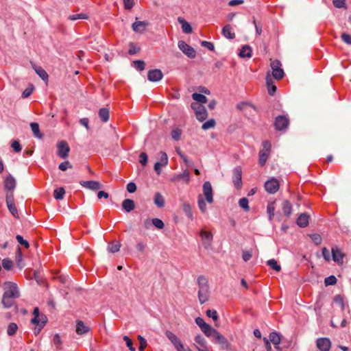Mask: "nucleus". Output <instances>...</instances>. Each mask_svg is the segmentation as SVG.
Segmentation results:
<instances>
[{
  "label": "nucleus",
  "instance_id": "1",
  "mask_svg": "<svg viewBox=\"0 0 351 351\" xmlns=\"http://www.w3.org/2000/svg\"><path fill=\"white\" fill-rule=\"evenodd\" d=\"M198 299L200 304H204L209 299L210 291L208 281L204 276H199L197 278Z\"/></svg>",
  "mask_w": 351,
  "mask_h": 351
},
{
  "label": "nucleus",
  "instance_id": "2",
  "mask_svg": "<svg viewBox=\"0 0 351 351\" xmlns=\"http://www.w3.org/2000/svg\"><path fill=\"white\" fill-rule=\"evenodd\" d=\"M262 145L263 148L259 152L258 163L261 166H264L270 154L271 145L268 141H265Z\"/></svg>",
  "mask_w": 351,
  "mask_h": 351
},
{
  "label": "nucleus",
  "instance_id": "3",
  "mask_svg": "<svg viewBox=\"0 0 351 351\" xmlns=\"http://www.w3.org/2000/svg\"><path fill=\"white\" fill-rule=\"evenodd\" d=\"M2 287L4 290L3 295L5 296L19 297V291L16 283L7 281L3 284Z\"/></svg>",
  "mask_w": 351,
  "mask_h": 351
},
{
  "label": "nucleus",
  "instance_id": "4",
  "mask_svg": "<svg viewBox=\"0 0 351 351\" xmlns=\"http://www.w3.org/2000/svg\"><path fill=\"white\" fill-rule=\"evenodd\" d=\"M272 70V76L276 80H281L285 75L283 69L281 68V63L279 60H275L271 62L270 64Z\"/></svg>",
  "mask_w": 351,
  "mask_h": 351
},
{
  "label": "nucleus",
  "instance_id": "5",
  "mask_svg": "<svg viewBox=\"0 0 351 351\" xmlns=\"http://www.w3.org/2000/svg\"><path fill=\"white\" fill-rule=\"evenodd\" d=\"M191 108L194 110L196 118L199 121L206 120L208 117V112L205 107L198 103L191 104Z\"/></svg>",
  "mask_w": 351,
  "mask_h": 351
},
{
  "label": "nucleus",
  "instance_id": "6",
  "mask_svg": "<svg viewBox=\"0 0 351 351\" xmlns=\"http://www.w3.org/2000/svg\"><path fill=\"white\" fill-rule=\"evenodd\" d=\"M178 48L189 58H195L196 56L195 50L189 45L184 40H180L178 43Z\"/></svg>",
  "mask_w": 351,
  "mask_h": 351
},
{
  "label": "nucleus",
  "instance_id": "7",
  "mask_svg": "<svg viewBox=\"0 0 351 351\" xmlns=\"http://www.w3.org/2000/svg\"><path fill=\"white\" fill-rule=\"evenodd\" d=\"M289 125V120L286 116L284 115L278 116L274 121L275 128L279 131L286 130Z\"/></svg>",
  "mask_w": 351,
  "mask_h": 351
},
{
  "label": "nucleus",
  "instance_id": "8",
  "mask_svg": "<svg viewBox=\"0 0 351 351\" xmlns=\"http://www.w3.org/2000/svg\"><path fill=\"white\" fill-rule=\"evenodd\" d=\"M58 152L57 154L61 158H66L69 156L70 147L65 141H61L57 144Z\"/></svg>",
  "mask_w": 351,
  "mask_h": 351
},
{
  "label": "nucleus",
  "instance_id": "9",
  "mask_svg": "<svg viewBox=\"0 0 351 351\" xmlns=\"http://www.w3.org/2000/svg\"><path fill=\"white\" fill-rule=\"evenodd\" d=\"M168 164V156L167 154L164 152L159 153V161L156 162L154 165V170L158 175L161 173V168L165 167Z\"/></svg>",
  "mask_w": 351,
  "mask_h": 351
},
{
  "label": "nucleus",
  "instance_id": "10",
  "mask_svg": "<svg viewBox=\"0 0 351 351\" xmlns=\"http://www.w3.org/2000/svg\"><path fill=\"white\" fill-rule=\"evenodd\" d=\"M6 204L8 210L12 214V215L15 218H19L18 210L14 202V195L12 193H8L6 195Z\"/></svg>",
  "mask_w": 351,
  "mask_h": 351
},
{
  "label": "nucleus",
  "instance_id": "11",
  "mask_svg": "<svg viewBox=\"0 0 351 351\" xmlns=\"http://www.w3.org/2000/svg\"><path fill=\"white\" fill-rule=\"evenodd\" d=\"M4 188L8 191V193H12L16 186L15 178L10 174L8 175L3 182Z\"/></svg>",
  "mask_w": 351,
  "mask_h": 351
},
{
  "label": "nucleus",
  "instance_id": "12",
  "mask_svg": "<svg viewBox=\"0 0 351 351\" xmlns=\"http://www.w3.org/2000/svg\"><path fill=\"white\" fill-rule=\"evenodd\" d=\"M242 170L241 167H237L234 169L232 182L237 189H241L242 186Z\"/></svg>",
  "mask_w": 351,
  "mask_h": 351
},
{
  "label": "nucleus",
  "instance_id": "13",
  "mask_svg": "<svg viewBox=\"0 0 351 351\" xmlns=\"http://www.w3.org/2000/svg\"><path fill=\"white\" fill-rule=\"evenodd\" d=\"M279 186L278 181L273 178L265 182V189L268 193L274 194L278 191Z\"/></svg>",
  "mask_w": 351,
  "mask_h": 351
},
{
  "label": "nucleus",
  "instance_id": "14",
  "mask_svg": "<svg viewBox=\"0 0 351 351\" xmlns=\"http://www.w3.org/2000/svg\"><path fill=\"white\" fill-rule=\"evenodd\" d=\"M203 193L208 203L213 202V188L210 182H205L203 184Z\"/></svg>",
  "mask_w": 351,
  "mask_h": 351
},
{
  "label": "nucleus",
  "instance_id": "15",
  "mask_svg": "<svg viewBox=\"0 0 351 351\" xmlns=\"http://www.w3.org/2000/svg\"><path fill=\"white\" fill-rule=\"evenodd\" d=\"M316 344L320 351H329L331 348V341L328 338H319Z\"/></svg>",
  "mask_w": 351,
  "mask_h": 351
},
{
  "label": "nucleus",
  "instance_id": "16",
  "mask_svg": "<svg viewBox=\"0 0 351 351\" xmlns=\"http://www.w3.org/2000/svg\"><path fill=\"white\" fill-rule=\"evenodd\" d=\"M166 337L171 342V343L174 346L176 350L181 349L182 347L184 346L183 343L181 342L180 339L172 332L169 330H167L165 332Z\"/></svg>",
  "mask_w": 351,
  "mask_h": 351
},
{
  "label": "nucleus",
  "instance_id": "17",
  "mask_svg": "<svg viewBox=\"0 0 351 351\" xmlns=\"http://www.w3.org/2000/svg\"><path fill=\"white\" fill-rule=\"evenodd\" d=\"M199 235L202 238V243L204 247L208 248V247H210L213 240L212 232L210 231L202 230L199 232Z\"/></svg>",
  "mask_w": 351,
  "mask_h": 351
},
{
  "label": "nucleus",
  "instance_id": "18",
  "mask_svg": "<svg viewBox=\"0 0 351 351\" xmlns=\"http://www.w3.org/2000/svg\"><path fill=\"white\" fill-rule=\"evenodd\" d=\"M208 337H212L216 342L223 344L226 342L225 337L221 335L217 330L211 328L206 335Z\"/></svg>",
  "mask_w": 351,
  "mask_h": 351
},
{
  "label": "nucleus",
  "instance_id": "19",
  "mask_svg": "<svg viewBox=\"0 0 351 351\" xmlns=\"http://www.w3.org/2000/svg\"><path fill=\"white\" fill-rule=\"evenodd\" d=\"M80 184L84 188L88 189L92 191H96L102 187V185L100 182L95 180L90 181H80Z\"/></svg>",
  "mask_w": 351,
  "mask_h": 351
},
{
  "label": "nucleus",
  "instance_id": "20",
  "mask_svg": "<svg viewBox=\"0 0 351 351\" xmlns=\"http://www.w3.org/2000/svg\"><path fill=\"white\" fill-rule=\"evenodd\" d=\"M332 259L339 265L343 264L344 254L342 253L341 250L337 247H334L331 250Z\"/></svg>",
  "mask_w": 351,
  "mask_h": 351
},
{
  "label": "nucleus",
  "instance_id": "21",
  "mask_svg": "<svg viewBox=\"0 0 351 351\" xmlns=\"http://www.w3.org/2000/svg\"><path fill=\"white\" fill-rule=\"evenodd\" d=\"M163 77V74L160 69H153L148 71L147 77L151 82H158Z\"/></svg>",
  "mask_w": 351,
  "mask_h": 351
},
{
  "label": "nucleus",
  "instance_id": "22",
  "mask_svg": "<svg viewBox=\"0 0 351 351\" xmlns=\"http://www.w3.org/2000/svg\"><path fill=\"white\" fill-rule=\"evenodd\" d=\"M149 23L147 21H136L132 25V28L136 33H143L145 31Z\"/></svg>",
  "mask_w": 351,
  "mask_h": 351
},
{
  "label": "nucleus",
  "instance_id": "23",
  "mask_svg": "<svg viewBox=\"0 0 351 351\" xmlns=\"http://www.w3.org/2000/svg\"><path fill=\"white\" fill-rule=\"evenodd\" d=\"M90 331V328L85 325V324L81 320L76 321V329L75 332L79 335H82Z\"/></svg>",
  "mask_w": 351,
  "mask_h": 351
},
{
  "label": "nucleus",
  "instance_id": "24",
  "mask_svg": "<svg viewBox=\"0 0 351 351\" xmlns=\"http://www.w3.org/2000/svg\"><path fill=\"white\" fill-rule=\"evenodd\" d=\"M180 180H183L186 183H189L190 181V173L188 170H184L182 173L174 175L171 178L172 182H177Z\"/></svg>",
  "mask_w": 351,
  "mask_h": 351
},
{
  "label": "nucleus",
  "instance_id": "25",
  "mask_svg": "<svg viewBox=\"0 0 351 351\" xmlns=\"http://www.w3.org/2000/svg\"><path fill=\"white\" fill-rule=\"evenodd\" d=\"M195 323L200 328L201 330L204 332L205 335L212 328L210 325L206 324L202 317H199L195 319Z\"/></svg>",
  "mask_w": 351,
  "mask_h": 351
},
{
  "label": "nucleus",
  "instance_id": "26",
  "mask_svg": "<svg viewBox=\"0 0 351 351\" xmlns=\"http://www.w3.org/2000/svg\"><path fill=\"white\" fill-rule=\"evenodd\" d=\"M266 84L269 94L273 95L276 91V86L274 84V82L269 73H267L266 76Z\"/></svg>",
  "mask_w": 351,
  "mask_h": 351
},
{
  "label": "nucleus",
  "instance_id": "27",
  "mask_svg": "<svg viewBox=\"0 0 351 351\" xmlns=\"http://www.w3.org/2000/svg\"><path fill=\"white\" fill-rule=\"evenodd\" d=\"M309 215L302 213L297 219V224L302 228L306 227L309 223Z\"/></svg>",
  "mask_w": 351,
  "mask_h": 351
},
{
  "label": "nucleus",
  "instance_id": "28",
  "mask_svg": "<svg viewBox=\"0 0 351 351\" xmlns=\"http://www.w3.org/2000/svg\"><path fill=\"white\" fill-rule=\"evenodd\" d=\"M222 35L228 39H234L235 34L232 32V27L230 25H226L222 29Z\"/></svg>",
  "mask_w": 351,
  "mask_h": 351
},
{
  "label": "nucleus",
  "instance_id": "29",
  "mask_svg": "<svg viewBox=\"0 0 351 351\" xmlns=\"http://www.w3.org/2000/svg\"><path fill=\"white\" fill-rule=\"evenodd\" d=\"M122 208L124 210L129 213L134 209V202L130 199H125L122 202Z\"/></svg>",
  "mask_w": 351,
  "mask_h": 351
},
{
  "label": "nucleus",
  "instance_id": "30",
  "mask_svg": "<svg viewBox=\"0 0 351 351\" xmlns=\"http://www.w3.org/2000/svg\"><path fill=\"white\" fill-rule=\"evenodd\" d=\"M121 244L117 241H113L108 243L107 250L110 253H116L120 250Z\"/></svg>",
  "mask_w": 351,
  "mask_h": 351
},
{
  "label": "nucleus",
  "instance_id": "31",
  "mask_svg": "<svg viewBox=\"0 0 351 351\" xmlns=\"http://www.w3.org/2000/svg\"><path fill=\"white\" fill-rule=\"evenodd\" d=\"M178 21L182 25V29L183 32L186 34H190L192 32V27L187 21L182 17H178Z\"/></svg>",
  "mask_w": 351,
  "mask_h": 351
},
{
  "label": "nucleus",
  "instance_id": "32",
  "mask_svg": "<svg viewBox=\"0 0 351 351\" xmlns=\"http://www.w3.org/2000/svg\"><path fill=\"white\" fill-rule=\"evenodd\" d=\"M182 208L184 213L186 214L187 217L191 220L193 219V215L192 213V208L190 204L184 202L182 205Z\"/></svg>",
  "mask_w": 351,
  "mask_h": 351
},
{
  "label": "nucleus",
  "instance_id": "33",
  "mask_svg": "<svg viewBox=\"0 0 351 351\" xmlns=\"http://www.w3.org/2000/svg\"><path fill=\"white\" fill-rule=\"evenodd\" d=\"M16 298L12 296H5L3 295L2 304L5 308L11 307L14 303V299Z\"/></svg>",
  "mask_w": 351,
  "mask_h": 351
},
{
  "label": "nucleus",
  "instance_id": "34",
  "mask_svg": "<svg viewBox=\"0 0 351 351\" xmlns=\"http://www.w3.org/2000/svg\"><path fill=\"white\" fill-rule=\"evenodd\" d=\"M252 49L248 45L242 47L239 52V56L241 58H250L252 56Z\"/></svg>",
  "mask_w": 351,
  "mask_h": 351
},
{
  "label": "nucleus",
  "instance_id": "35",
  "mask_svg": "<svg viewBox=\"0 0 351 351\" xmlns=\"http://www.w3.org/2000/svg\"><path fill=\"white\" fill-rule=\"evenodd\" d=\"M99 117L103 122H107L110 117L109 110L107 108H101L99 111Z\"/></svg>",
  "mask_w": 351,
  "mask_h": 351
},
{
  "label": "nucleus",
  "instance_id": "36",
  "mask_svg": "<svg viewBox=\"0 0 351 351\" xmlns=\"http://www.w3.org/2000/svg\"><path fill=\"white\" fill-rule=\"evenodd\" d=\"M154 201L155 204L159 208H162L165 206V199L160 193L155 194Z\"/></svg>",
  "mask_w": 351,
  "mask_h": 351
},
{
  "label": "nucleus",
  "instance_id": "37",
  "mask_svg": "<svg viewBox=\"0 0 351 351\" xmlns=\"http://www.w3.org/2000/svg\"><path fill=\"white\" fill-rule=\"evenodd\" d=\"M36 73L41 77L44 81H47L49 75L40 66H34Z\"/></svg>",
  "mask_w": 351,
  "mask_h": 351
},
{
  "label": "nucleus",
  "instance_id": "38",
  "mask_svg": "<svg viewBox=\"0 0 351 351\" xmlns=\"http://www.w3.org/2000/svg\"><path fill=\"white\" fill-rule=\"evenodd\" d=\"M192 98L197 101L196 103H198L201 105L207 102L206 97L202 94L193 93L192 95Z\"/></svg>",
  "mask_w": 351,
  "mask_h": 351
},
{
  "label": "nucleus",
  "instance_id": "39",
  "mask_svg": "<svg viewBox=\"0 0 351 351\" xmlns=\"http://www.w3.org/2000/svg\"><path fill=\"white\" fill-rule=\"evenodd\" d=\"M65 194V190L63 187H60L54 190L53 195L56 199H62Z\"/></svg>",
  "mask_w": 351,
  "mask_h": 351
},
{
  "label": "nucleus",
  "instance_id": "40",
  "mask_svg": "<svg viewBox=\"0 0 351 351\" xmlns=\"http://www.w3.org/2000/svg\"><path fill=\"white\" fill-rule=\"evenodd\" d=\"M195 341L196 343L198 345L197 346L202 349H207L206 348V341L205 339L202 335H197L195 338Z\"/></svg>",
  "mask_w": 351,
  "mask_h": 351
},
{
  "label": "nucleus",
  "instance_id": "41",
  "mask_svg": "<svg viewBox=\"0 0 351 351\" xmlns=\"http://www.w3.org/2000/svg\"><path fill=\"white\" fill-rule=\"evenodd\" d=\"M30 127L36 137L38 138H41L43 137V134L40 132L39 125L37 123H32L30 124Z\"/></svg>",
  "mask_w": 351,
  "mask_h": 351
},
{
  "label": "nucleus",
  "instance_id": "42",
  "mask_svg": "<svg viewBox=\"0 0 351 351\" xmlns=\"http://www.w3.org/2000/svg\"><path fill=\"white\" fill-rule=\"evenodd\" d=\"M53 343L55 345L56 348L58 350H61L62 349V341L61 338L58 334H56L53 338Z\"/></svg>",
  "mask_w": 351,
  "mask_h": 351
},
{
  "label": "nucleus",
  "instance_id": "43",
  "mask_svg": "<svg viewBox=\"0 0 351 351\" xmlns=\"http://www.w3.org/2000/svg\"><path fill=\"white\" fill-rule=\"evenodd\" d=\"M282 210H283L284 213L287 216H289L291 215L292 207H291V203L289 201H285L283 202Z\"/></svg>",
  "mask_w": 351,
  "mask_h": 351
},
{
  "label": "nucleus",
  "instance_id": "44",
  "mask_svg": "<svg viewBox=\"0 0 351 351\" xmlns=\"http://www.w3.org/2000/svg\"><path fill=\"white\" fill-rule=\"evenodd\" d=\"M269 341L275 345H278L280 343V338L278 333L271 332L269 335Z\"/></svg>",
  "mask_w": 351,
  "mask_h": 351
},
{
  "label": "nucleus",
  "instance_id": "45",
  "mask_svg": "<svg viewBox=\"0 0 351 351\" xmlns=\"http://www.w3.org/2000/svg\"><path fill=\"white\" fill-rule=\"evenodd\" d=\"M267 265L274 270L278 272L281 270V267L277 263V261L274 259H271L267 261Z\"/></svg>",
  "mask_w": 351,
  "mask_h": 351
},
{
  "label": "nucleus",
  "instance_id": "46",
  "mask_svg": "<svg viewBox=\"0 0 351 351\" xmlns=\"http://www.w3.org/2000/svg\"><path fill=\"white\" fill-rule=\"evenodd\" d=\"M88 18V15L84 13L71 14L68 17V19L71 21H75L77 19H87Z\"/></svg>",
  "mask_w": 351,
  "mask_h": 351
},
{
  "label": "nucleus",
  "instance_id": "47",
  "mask_svg": "<svg viewBox=\"0 0 351 351\" xmlns=\"http://www.w3.org/2000/svg\"><path fill=\"white\" fill-rule=\"evenodd\" d=\"M215 125H216V122H215V119H211L206 121L204 123H203L202 128L204 130H206L215 128Z\"/></svg>",
  "mask_w": 351,
  "mask_h": 351
},
{
  "label": "nucleus",
  "instance_id": "48",
  "mask_svg": "<svg viewBox=\"0 0 351 351\" xmlns=\"http://www.w3.org/2000/svg\"><path fill=\"white\" fill-rule=\"evenodd\" d=\"M18 329V326L15 323H10L8 326L7 333L9 336L14 335Z\"/></svg>",
  "mask_w": 351,
  "mask_h": 351
},
{
  "label": "nucleus",
  "instance_id": "49",
  "mask_svg": "<svg viewBox=\"0 0 351 351\" xmlns=\"http://www.w3.org/2000/svg\"><path fill=\"white\" fill-rule=\"evenodd\" d=\"M197 203H198V206H199L200 210L203 213H206V202L204 200L202 195H199L198 196V202Z\"/></svg>",
  "mask_w": 351,
  "mask_h": 351
},
{
  "label": "nucleus",
  "instance_id": "50",
  "mask_svg": "<svg viewBox=\"0 0 351 351\" xmlns=\"http://www.w3.org/2000/svg\"><path fill=\"white\" fill-rule=\"evenodd\" d=\"M152 225H154L158 229H162L165 227L163 221L158 218H154L152 219Z\"/></svg>",
  "mask_w": 351,
  "mask_h": 351
},
{
  "label": "nucleus",
  "instance_id": "51",
  "mask_svg": "<svg viewBox=\"0 0 351 351\" xmlns=\"http://www.w3.org/2000/svg\"><path fill=\"white\" fill-rule=\"evenodd\" d=\"M267 213H268V215H269V220H272L273 217L274 216V210H275V206H274V202L269 203L267 205Z\"/></svg>",
  "mask_w": 351,
  "mask_h": 351
},
{
  "label": "nucleus",
  "instance_id": "52",
  "mask_svg": "<svg viewBox=\"0 0 351 351\" xmlns=\"http://www.w3.org/2000/svg\"><path fill=\"white\" fill-rule=\"evenodd\" d=\"M47 321V318L45 315H40V317L38 318V321L36 322H32L34 324L39 326L40 328H43Z\"/></svg>",
  "mask_w": 351,
  "mask_h": 351
},
{
  "label": "nucleus",
  "instance_id": "53",
  "mask_svg": "<svg viewBox=\"0 0 351 351\" xmlns=\"http://www.w3.org/2000/svg\"><path fill=\"white\" fill-rule=\"evenodd\" d=\"M239 206L243 208L245 210L247 211L250 209L248 205V199L246 197H243L239 199Z\"/></svg>",
  "mask_w": 351,
  "mask_h": 351
},
{
  "label": "nucleus",
  "instance_id": "54",
  "mask_svg": "<svg viewBox=\"0 0 351 351\" xmlns=\"http://www.w3.org/2000/svg\"><path fill=\"white\" fill-rule=\"evenodd\" d=\"M2 266L5 269L10 270L13 266V262L8 258H5L2 261Z\"/></svg>",
  "mask_w": 351,
  "mask_h": 351
},
{
  "label": "nucleus",
  "instance_id": "55",
  "mask_svg": "<svg viewBox=\"0 0 351 351\" xmlns=\"http://www.w3.org/2000/svg\"><path fill=\"white\" fill-rule=\"evenodd\" d=\"M182 130L179 128H176L173 130L171 132V137L173 139L176 141H178L180 138Z\"/></svg>",
  "mask_w": 351,
  "mask_h": 351
},
{
  "label": "nucleus",
  "instance_id": "56",
  "mask_svg": "<svg viewBox=\"0 0 351 351\" xmlns=\"http://www.w3.org/2000/svg\"><path fill=\"white\" fill-rule=\"evenodd\" d=\"M136 250L138 251V252H144L146 247H147V244L145 241H138L137 243H136Z\"/></svg>",
  "mask_w": 351,
  "mask_h": 351
},
{
  "label": "nucleus",
  "instance_id": "57",
  "mask_svg": "<svg viewBox=\"0 0 351 351\" xmlns=\"http://www.w3.org/2000/svg\"><path fill=\"white\" fill-rule=\"evenodd\" d=\"M138 339L140 342V346L138 348L139 351H144L145 348L147 346V341L144 337L141 335L138 336Z\"/></svg>",
  "mask_w": 351,
  "mask_h": 351
},
{
  "label": "nucleus",
  "instance_id": "58",
  "mask_svg": "<svg viewBox=\"0 0 351 351\" xmlns=\"http://www.w3.org/2000/svg\"><path fill=\"white\" fill-rule=\"evenodd\" d=\"M133 64L136 69L138 71H143L145 69V62L143 60H136L133 62Z\"/></svg>",
  "mask_w": 351,
  "mask_h": 351
},
{
  "label": "nucleus",
  "instance_id": "59",
  "mask_svg": "<svg viewBox=\"0 0 351 351\" xmlns=\"http://www.w3.org/2000/svg\"><path fill=\"white\" fill-rule=\"evenodd\" d=\"M16 261L17 265L20 267V268H22L23 266L21 265V263L22 261V252L20 247H18L16 252Z\"/></svg>",
  "mask_w": 351,
  "mask_h": 351
},
{
  "label": "nucleus",
  "instance_id": "60",
  "mask_svg": "<svg viewBox=\"0 0 351 351\" xmlns=\"http://www.w3.org/2000/svg\"><path fill=\"white\" fill-rule=\"evenodd\" d=\"M58 167H59V169L61 171H66L68 169H71L72 168V165H71V164L70 163L69 161L66 160V161H64V162L60 163Z\"/></svg>",
  "mask_w": 351,
  "mask_h": 351
},
{
  "label": "nucleus",
  "instance_id": "61",
  "mask_svg": "<svg viewBox=\"0 0 351 351\" xmlns=\"http://www.w3.org/2000/svg\"><path fill=\"white\" fill-rule=\"evenodd\" d=\"M206 313L208 317H211L214 321L218 319L217 312L215 310H207Z\"/></svg>",
  "mask_w": 351,
  "mask_h": 351
},
{
  "label": "nucleus",
  "instance_id": "62",
  "mask_svg": "<svg viewBox=\"0 0 351 351\" xmlns=\"http://www.w3.org/2000/svg\"><path fill=\"white\" fill-rule=\"evenodd\" d=\"M324 282L326 285H333L337 282V278L334 276H330L325 278Z\"/></svg>",
  "mask_w": 351,
  "mask_h": 351
},
{
  "label": "nucleus",
  "instance_id": "63",
  "mask_svg": "<svg viewBox=\"0 0 351 351\" xmlns=\"http://www.w3.org/2000/svg\"><path fill=\"white\" fill-rule=\"evenodd\" d=\"M123 340L126 342V345L130 351L136 350L135 348L133 347L132 341L128 336H124Z\"/></svg>",
  "mask_w": 351,
  "mask_h": 351
},
{
  "label": "nucleus",
  "instance_id": "64",
  "mask_svg": "<svg viewBox=\"0 0 351 351\" xmlns=\"http://www.w3.org/2000/svg\"><path fill=\"white\" fill-rule=\"evenodd\" d=\"M341 37L343 42L348 45H351V35L346 33H343Z\"/></svg>",
  "mask_w": 351,
  "mask_h": 351
}]
</instances>
